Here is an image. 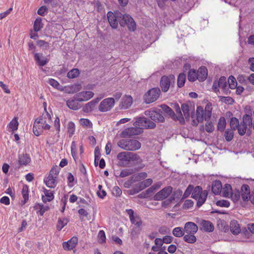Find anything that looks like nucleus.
<instances>
[{
	"label": "nucleus",
	"mask_w": 254,
	"mask_h": 254,
	"mask_svg": "<svg viewBox=\"0 0 254 254\" xmlns=\"http://www.w3.org/2000/svg\"><path fill=\"white\" fill-rule=\"evenodd\" d=\"M107 18L110 26L114 29L118 27V23L122 27L127 26L128 30L131 31H134L136 29L135 22L128 14H124L119 11L114 13L109 11L107 13Z\"/></svg>",
	"instance_id": "1"
},
{
	"label": "nucleus",
	"mask_w": 254,
	"mask_h": 254,
	"mask_svg": "<svg viewBox=\"0 0 254 254\" xmlns=\"http://www.w3.org/2000/svg\"><path fill=\"white\" fill-rule=\"evenodd\" d=\"M133 125L135 127H129L124 130L121 133V137L126 138L138 135L142 131L141 127L147 129H153L156 127L155 123L145 117L137 118Z\"/></svg>",
	"instance_id": "2"
},
{
	"label": "nucleus",
	"mask_w": 254,
	"mask_h": 254,
	"mask_svg": "<svg viewBox=\"0 0 254 254\" xmlns=\"http://www.w3.org/2000/svg\"><path fill=\"white\" fill-rule=\"evenodd\" d=\"M117 159L118 160V165L119 166L126 167L129 166L130 162L138 161L140 157L136 153L124 151L118 153Z\"/></svg>",
	"instance_id": "3"
},
{
	"label": "nucleus",
	"mask_w": 254,
	"mask_h": 254,
	"mask_svg": "<svg viewBox=\"0 0 254 254\" xmlns=\"http://www.w3.org/2000/svg\"><path fill=\"white\" fill-rule=\"evenodd\" d=\"M208 195L206 190H202L200 186L193 187L191 197L197 200L196 206L198 207L201 206L205 202Z\"/></svg>",
	"instance_id": "4"
},
{
	"label": "nucleus",
	"mask_w": 254,
	"mask_h": 254,
	"mask_svg": "<svg viewBox=\"0 0 254 254\" xmlns=\"http://www.w3.org/2000/svg\"><path fill=\"white\" fill-rule=\"evenodd\" d=\"M117 144L122 149L128 151H135L141 147V143L135 139H122Z\"/></svg>",
	"instance_id": "5"
},
{
	"label": "nucleus",
	"mask_w": 254,
	"mask_h": 254,
	"mask_svg": "<svg viewBox=\"0 0 254 254\" xmlns=\"http://www.w3.org/2000/svg\"><path fill=\"white\" fill-rule=\"evenodd\" d=\"M160 93V90L157 88H154L149 90L143 96L144 102L146 104L154 102L159 98Z\"/></svg>",
	"instance_id": "6"
},
{
	"label": "nucleus",
	"mask_w": 254,
	"mask_h": 254,
	"mask_svg": "<svg viewBox=\"0 0 254 254\" xmlns=\"http://www.w3.org/2000/svg\"><path fill=\"white\" fill-rule=\"evenodd\" d=\"M126 211L129 216L130 222L134 224L137 229V231L139 232L141 229L142 221L141 217L136 213H134V211L132 209H127Z\"/></svg>",
	"instance_id": "7"
},
{
	"label": "nucleus",
	"mask_w": 254,
	"mask_h": 254,
	"mask_svg": "<svg viewBox=\"0 0 254 254\" xmlns=\"http://www.w3.org/2000/svg\"><path fill=\"white\" fill-rule=\"evenodd\" d=\"M115 105V99L113 98H107L104 99L99 106V110L102 112L110 111Z\"/></svg>",
	"instance_id": "8"
},
{
	"label": "nucleus",
	"mask_w": 254,
	"mask_h": 254,
	"mask_svg": "<svg viewBox=\"0 0 254 254\" xmlns=\"http://www.w3.org/2000/svg\"><path fill=\"white\" fill-rule=\"evenodd\" d=\"M172 191L173 188L171 186L166 187L156 193L154 196L153 199L154 200H163L169 196Z\"/></svg>",
	"instance_id": "9"
},
{
	"label": "nucleus",
	"mask_w": 254,
	"mask_h": 254,
	"mask_svg": "<svg viewBox=\"0 0 254 254\" xmlns=\"http://www.w3.org/2000/svg\"><path fill=\"white\" fill-rule=\"evenodd\" d=\"M175 76L174 75H170L169 76H163L160 80V86L164 92H167L171 85V81H174Z\"/></svg>",
	"instance_id": "10"
},
{
	"label": "nucleus",
	"mask_w": 254,
	"mask_h": 254,
	"mask_svg": "<svg viewBox=\"0 0 254 254\" xmlns=\"http://www.w3.org/2000/svg\"><path fill=\"white\" fill-rule=\"evenodd\" d=\"M144 114L150 118L152 120L156 122L164 123L165 118L160 112L155 111L146 110Z\"/></svg>",
	"instance_id": "11"
},
{
	"label": "nucleus",
	"mask_w": 254,
	"mask_h": 254,
	"mask_svg": "<svg viewBox=\"0 0 254 254\" xmlns=\"http://www.w3.org/2000/svg\"><path fill=\"white\" fill-rule=\"evenodd\" d=\"M80 101L77 100L74 95L72 98H69L66 101V105L70 109L77 110L79 109L82 105L79 103Z\"/></svg>",
	"instance_id": "12"
},
{
	"label": "nucleus",
	"mask_w": 254,
	"mask_h": 254,
	"mask_svg": "<svg viewBox=\"0 0 254 254\" xmlns=\"http://www.w3.org/2000/svg\"><path fill=\"white\" fill-rule=\"evenodd\" d=\"M44 113H43L42 115L37 118L34 123L40 126V124L42 126L47 123V119L48 120V122H50L51 121V117L50 114L47 112L46 107L44 109Z\"/></svg>",
	"instance_id": "13"
},
{
	"label": "nucleus",
	"mask_w": 254,
	"mask_h": 254,
	"mask_svg": "<svg viewBox=\"0 0 254 254\" xmlns=\"http://www.w3.org/2000/svg\"><path fill=\"white\" fill-rule=\"evenodd\" d=\"M75 97L80 102L86 101L94 96V93L90 91H82L75 94Z\"/></svg>",
	"instance_id": "14"
},
{
	"label": "nucleus",
	"mask_w": 254,
	"mask_h": 254,
	"mask_svg": "<svg viewBox=\"0 0 254 254\" xmlns=\"http://www.w3.org/2000/svg\"><path fill=\"white\" fill-rule=\"evenodd\" d=\"M33 53L34 54V60L38 65L43 66L49 62V59L44 56L42 53H34V52Z\"/></svg>",
	"instance_id": "15"
},
{
	"label": "nucleus",
	"mask_w": 254,
	"mask_h": 254,
	"mask_svg": "<svg viewBox=\"0 0 254 254\" xmlns=\"http://www.w3.org/2000/svg\"><path fill=\"white\" fill-rule=\"evenodd\" d=\"M31 162V158L29 155L26 153H22L18 156L17 166L19 168L21 166H26Z\"/></svg>",
	"instance_id": "16"
},
{
	"label": "nucleus",
	"mask_w": 254,
	"mask_h": 254,
	"mask_svg": "<svg viewBox=\"0 0 254 254\" xmlns=\"http://www.w3.org/2000/svg\"><path fill=\"white\" fill-rule=\"evenodd\" d=\"M100 99L101 98H97L86 104L83 107V111L84 113H89L92 111Z\"/></svg>",
	"instance_id": "17"
},
{
	"label": "nucleus",
	"mask_w": 254,
	"mask_h": 254,
	"mask_svg": "<svg viewBox=\"0 0 254 254\" xmlns=\"http://www.w3.org/2000/svg\"><path fill=\"white\" fill-rule=\"evenodd\" d=\"M197 230V226L192 222H187L185 225L184 231L187 234H194Z\"/></svg>",
	"instance_id": "18"
},
{
	"label": "nucleus",
	"mask_w": 254,
	"mask_h": 254,
	"mask_svg": "<svg viewBox=\"0 0 254 254\" xmlns=\"http://www.w3.org/2000/svg\"><path fill=\"white\" fill-rule=\"evenodd\" d=\"M78 242L77 238L73 237L70 240L67 242H64L63 244V247L64 250H71L74 248Z\"/></svg>",
	"instance_id": "19"
},
{
	"label": "nucleus",
	"mask_w": 254,
	"mask_h": 254,
	"mask_svg": "<svg viewBox=\"0 0 254 254\" xmlns=\"http://www.w3.org/2000/svg\"><path fill=\"white\" fill-rule=\"evenodd\" d=\"M191 104L190 103H183L181 105V110L183 112L184 119L189 121L190 118V111L191 110Z\"/></svg>",
	"instance_id": "20"
},
{
	"label": "nucleus",
	"mask_w": 254,
	"mask_h": 254,
	"mask_svg": "<svg viewBox=\"0 0 254 254\" xmlns=\"http://www.w3.org/2000/svg\"><path fill=\"white\" fill-rule=\"evenodd\" d=\"M218 82L220 87L223 90L224 94L225 95L229 94L230 93V91L229 89L226 78L225 76H221L219 78Z\"/></svg>",
	"instance_id": "21"
},
{
	"label": "nucleus",
	"mask_w": 254,
	"mask_h": 254,
	"mask_svg": "<svg viewBox=\"0 0 254 254\" xmlns=\"http://www.w3.org/2000/svg\"><path fill=\"white\" fill-rule=\"evenodd\" d=\"M197 79L199 81H203L207 76V69L205 66L200 67L196 72Z\"/></svg>",
	"instance_id": "22"
},
{
	"label": "nucleus",
	"mask_w": 254,
	"mask_h": 254,
	"mask_svg": "<svg viewBox=\"0 0 254 254\" xmlns=\"http://www.w3.org/2000/svg\"><path fill=\"white\" fill-rule=\"evenodd\" d=\"M132 103V98L130 95H126L124 96L121 102V107L122 109L128 108Z\"/></svg>",
	"instance_id": "23"
},
{
	"label": "nucleus",
	"mask_w": 254,
	"mask_h": 254,
	"mask_svg": "<svg viewBox=\"0 0 254 254\" xmlns=\"http://www.w3.org/2000/svg\"><path fill=\"white\" fill-rule=\"evenodd\" d=\"M222 189L221 182L219 180L214 181L212 185V191L216 195L220 193Z\"/></svg>",
	"instance_id": "24"
},
{
	"label": "nucleus",
	"mask_w": 254,
	"mask_h": 254,
	"mask_svg": "<svg viewBox=\"0 0 254 254\" xmlns=\"http://www.w3.org/2000/svg\"><path fill=\"white\" fill-rule=\"evenodd\" d=\"M56 179L57 177L49 175L47 178L44 179V182L48 187L54 188L57 184Z\"/></svg>",
	"instance_id": "25"
},
{
	"label": "nucleus",
	"mask_w": 254,
	"mask_h": 254,
	"mask_svg": "<svg viewBox=\"0 0 254 254\" xmlns=\"http://www.w3.org/2000/svg\"><path fill=\"white\" fill-rule=\"evenodd\" d=\"M161 107L164 112L169 115L173 120L177 121V115L170 107L165 104L161 105Z\"/></svg>",
	"instance_id": "26"
},
{
	"label": "nucleus",
	"mask_w": 254,
	"mask_h": 254,
	"mask_svg": "<svg viewBox=\"0 0 254 254\" xmlns=\"http://www.w3.org/2000/svg\"><path fill=\"white\" fill-rule=\"evenodd\" d=\"M174 109L176 112L178 114V115H177V121H179V123L181 125H184L185 123V121L183 115L181 112V108H180L178 104L176 103L174 105Z\"/></svg>",
	"instance_id": "27"
},
{
	"label": "nucleus",
	"mask_w": 254,
	"mask_h": 254,
	"mask_svg": "<svg viewBox=\"0 0 254 254\" xmlns=\"http://www.w3.org/2000/svg\"><path fill=\"white\" fill-rule=\"evenodd\" d=\"M44 192L45 195L42 196V199L44 203H46L47 201L50 202L54 199V194L53 191L51 190L45 189Z\"/></svg>",
	"instance_id": "28"
},
{
	"label": "nucleus",
	"mask_w": 254,
	"mask_h": 254,
	"mask_svg": "<svg viewBox=\"0 0 254 254\" xmlns=\"http://www.w3.org/2000/svg\"><path fill=\"white\" fill-rule=\"evenodd\" d=\"M230 231L234 235H237L240 232V228L239 224L236 220H232L230 224Z\"/></svg>",
	"instance_id": "29"
},
{
	"label": "nucleus",
	"mask_w": 254,
	"mask_h": 254,
	"mask_svg": "<svg viewBox=\"0 0 254 254\" xmlns=\"http://www.w3.org/2000/svg\"><path fill=\"white\" fill-rule=\"evenodd\" d=\"M34 208L35 210L38 211V212L39 213L41 216H43L44 213L49 209V207L48 206H44L42 204L38 203L34 205Z\"/></svg>",
	"instance_id": "30"
},
{
	"label": "nucleus",
	"mask_w": 254,
	"mask_h": 254,
	"mask_svg": "<svg viewBox=\"0 0 254 254\" xmlns=\"http://www.w3.org/2000/svg\"><path fill=\"white\" fill-rule=\"evenodd\" d=\"M201 225L203 230L206 232H212L214 230L212 223L209 221L203 220Z\"/></svg>",
	"instance_id": "31"
},
{
	"label": "nucleus",
	"mask_w": 254,
	"mask_h": 254,
	"mask_svg": "<svg viewBox=\"0 0 254 254\" xmlns=\"http://www.w3.org/2000/svg\"><path fill=\"white\" fill-rule=\"evenodd\" d=\"M196 119L199 122H202L204 119V110L201 106H198L196 111Z\"/></svg>",
	"instance_id": "32"
},
{
	"label": "nucleus",
	"mask_w": 254,
	"mask_h": 254,
	"mask_svg": "<svg viewBox=\"0 0 254 254\" xmlns=\"http://www.w3.org/2000/svg\"><path fill=\"white\" fill-rule=\"evenodd\" d=\"M43 27V24L42 23V18L41 17L37 18L34 23L33 29L35 32H38L41 30Z\"/></svg>",
	"instance_id": "33"
},
{
	"label": "nucleus",
	"mask_w": 254,
	"mask_h": 254,
	"mask_svg": "<svg viewBox=\"0 0 254 254\" xmlns=\"http://www.w3.org/2000/svg\"><path fill=\"white\" fill-rule=\"evenodd\" d=\"M226 125V121L224 117H220L217 124V130L220 132L224 131Z\"/></svg>",
	"instance_id": "34"
},
{
	"label": "nucleus",
	"mask_w": 254,
	"mask_h": 254,
	"mask_svg": "<svg viewBox=\"0 0 254 254\" xmlns=\"http://www.w3.org/2000/svg\"><path fill=\"white\" fill-rule=\"evenodd\" d=\"M68 221V219L66 218H59L57 225V230H61L67 224Z\"/></svg>",
	"instance_id": "35"
},
{
	"label": "nucleus",
	"mask_w": 254,
	"mask_h": 254,
	"mask_svg": "<svg viewBox=\"0 0 254 254\" xmlns=\"http://www.w3.org/2000/svg\"><path fill=\"white\" fill-rule=\"evenodd\" d=\"M183 239L185 242L190 244H193L196 241V237L194 234H187L184 235Z\"/></svg>",
	"instance_id": "36"
},
{
	"label": "nucleus",
	"mask_w": 254,
	"mask_h": 254,
	"mask_svg": "<svg viewBox=\"0 0 254 254\" xmlns=\"http://www.w3.org/2000/svg\"><path fill=\"white\" fill-rule=\"evenodd\" d=\"M184 229L178 227L175 228L172 231L173 235L176 237H181L185 234Z\"/></svg>",
	"instance_id": "37"
},
{
	"label": "nucleus",
	"mask_w": 254,
	"mask_h": 254,
	"mask_svg": "<svg viewBox=\"0 0 254 254\" xmlns=\"http://www.w3.org/2000/svg\"><path fill=\"white\" fill-rule=\"evenodd\" d=\"M28 187L27 185H24L23 187V189L22 190V194L24 200L22 201L23 204L26 203V202L29 199V194H28Z\"/></svg>",
	"instance_id": "38"
},
{
	"label": "nucleus",
	"mask_w": 254,
	"mask_h": 254,
	"mask_svg": "<svg viewBox=\"0 0 254 254\" xmlns=\"http://www.w3.org/2000/svg\"><path fill=\"white\" fill-rule=\"evenodd\" d=\"M242 119L245 121V123L249 127L253 128V119L252 118V113L249 114H245L243 115Z\"/></svg>",
	"instance_id": "39"
},
{
	"label": "nucleus",
	"mask_w": 254,
	"mask_h": 254,
	"mask_svg": "<svg viewBox=\"0 0 254 254\" xmlns=\"http://www.w3.org/2000/svg\"><path fill=\"white\" fill-rule=\"evenodd\" d=\"M227 81L229 88H230L232 89H234L236 88L237 82L235 78L233 76H230L228 79Z\"/></svg>",
	"instance_id": "40"
},
{
	"label": "nucleus",
	"mask_w": 254,
	"mask_h": 254,
	"mask_svg": "<svg viewBox=\"0 0 254 254\" xmlns=\"http://www.w3.org/2000/svg\"><path fill=\"white\" fill-rule=\"evenodd\" d=\"M188 79L190 82H193L196 79H197V75L195 69H191L189 70L188 74Z\"/></svg>",
	"instance_id": "41"
},
{
	"label": "nucleus",
	"mask_w": 254,
	"mask_h": 254,
	"mask_svg": "<svg viewBox=\"0 0 254 254\" xmlns=\"http://www.w3.org/2000/svg\"><path fill=\"white\" fill-rule=\"evenodd\" d=\"M186 79V75L184 73H181L179 74L178 77V81H177V85L180 88L182 87L185 83Z\"/></svg>",
	"instance_id": "42"
},
{
	"label": "nucleus",
	"mask_w": 254,
	"mask_h": 254,
	"mask_svg": "<svg viewBox=\"0 0 254 254\" xmlns=\"http://www.w3.org/2000/svg\"><path fill=\"white\" fill-rule=\"evenodd\" d=\"M233 129L230 128L227 129L224 133V137L226 140L228 142L231 141L234 137V132Z\"/></svg>",
	"instance_id": "43"
},
{
	"label": "nucleus",
	"mask_w": 254,
	"mask_h": 254,
	"mask_svg": "<svg viewBox=\"0 0 254 254\" xmlns=\"http://www.w3.org/2000/svg\"><path fill=\"white\" fill-rule=\"evenodd\" d=\"M239 125V121L238 119L235 117H232L230 119V126L231 128L233 130H236L238 127Z\"/></svg>",
	"instance_id": "44"
},
{
	"label": "nucleus",
	"mask_w": 254,
	"mask_h": 254,
	"mask_svg": "<svg viewBox=\"0 0 254 254\" xmlns=\"http://www.w3.org/2000/svg\"><path fill=\"white\" fill-rule=\"evenodd\" d=\"M232 195L231 186L229 184H226L223 190V195L226 197H229Z\"/></svg>",
	"instance_id": "45"
},
{
	"label": "nucleus",
	"mask_w": 254,
	"mask_h": 254,
	"mask_svg": "<svg viewBox=\"0 0 254 254\" xmlns=\"http://www.w3.org/2000/svg\"><path fill=\"white\" fill-rule=\"evenodd\" d=\"M193 190V186L192 185H189L185 191V192L182 196V199H184L189 197L190 194H192Z\"/></svg>",
	"instance_id": "46"
},
{
	"label": "nucleus",
	"mask_w": 254,
	"mask_h": 254,
	"mask_svg": "<svg viewBox=\"0 0 254 254\" xmlns=\"http://www.w3.org/2000/svg\"><path fill=\"white\" fill-rule=\"evenodd\" d=\"M79 74V70L77 68H73L70 70L67 73V77L69 78H74L78 76Z\"/></svg>",
	"instance_id": "47"
},
{
	"label": "nucleus",
	"mask_w": 254,
	"mask_h": 254,
	"mask_svg": "<svg viewBox=\"0 0 254 254\" xmlns=\"http://www.w3.org/2000/svg\"><path fill=\"white\" fill-rule=\"evenodd\" d=\"M8 126L9 128H10L12 129V131L17 130L18 126V123L16 118H14L9 123Z\"/></svg>",
	"instance_id": "48"
},
{
	"label": "nucleus",
	"mask_w": 254,
	"mask_h": 254,
	"mask_svg": "<svg viewBox=\"0 0 254 254\" xmlns=\"http://www.w3.org/2000/svg\"><path fill=\"white\" fill-rule=\"evenodd\" d=\"M221 101L228 104H232L234 102V100L230 96H219Z\"/></svg>",
	"instance_id": "49"
},
{
	"label": "nucleus",
	"mask_w": 254,
	"mask_h": 254,
	"mask_svg": "<svg viewBox=\"0 0 254 254\" xmlns=\"http://www.w3.org/2000/svg\"><path fill=\"white\" fill-rule=\"evenodd\" d=\"M74 131H75L74 124L72 122H69L68 124V126H67V132L69 134V137H71L72 136V135L74 134Z\"/></svg>",
	"instance_id": "50"
},
{
	"label": "nucleus",
	"mask_w": 254,
	"mask_h": 254,
	"mask_svg": "<svg viewBox=\"0 0 254 254\" xmlns=\"http://www.w3.org/2000/svg\"><path fill=\"white\" fill-rule=\"evenodd\" d=\"M183 191L180 190H175L172 196L170 197L171 200H175V199H179L182 196Z\"/></svg>",
	"instance_id": "51"
},
{
	"label": "nucleus",
	"mask_w": 254,
	"mask_h": 254,
	"mask_svg": "<svg viewBox=\"0 0 254 254\" xmlns=\"http://www.w3.org/2000/svg\"><path fill=\"white\" fill-rule=\"evenodd\" d=\"M194 204L193 201L191 199H187L185 201L183 205V208L184 209H188L191 208Z\"/></svg>",
	"instance_id": "52"
},
{
	"label": "nucleus",
	"mask_w": 254,
	"mask_h": 254,
	"mask_svg": "<svg viewBox=\"0 0 254 254\" xmlns=\"http://www.w3.org/2000/svg\"><path fill=\"white\" fill-rule=\"evenodd\" d=\"M98 189L99 190L97 192L98 196L101 198H103L107 195L106 191L102 190V186L101 185L98 186Z\"/></svg>",
	"instance_id": "53"
},
{
	"label": "nucleus",
	"mask_w": 254,
	"mask_h": 254,
	"mask_svg": "<svg viewBox=\"0 0 254 254\" xmlns=\"http://www.w3.org/2000/svg\"><path fill=\"white\" fill-rule=\"evenodd\" d=\"M205 130L207 132H212L214 130V127L211 122L207 121L205 124Z\"/></svg>",
	"instance_id": "54"
},
{
	"label": "nucleus",
	"mask_w": 254,
	"mask_h": 254,
	"mask_svg": "<svg viewBox=\"0 0 254 254\" xmlns=\"http://www.w3.org/2000/svg\"><path fill=\"white\" fill-rule=\"evenodd\" d=\"M132 173V170L126 169L120 171L119 176L121 178H124L131 175Z\"/></svg>",
	"instance_id": "55"
},
{
	"label": "nucleus",
	"mask_w": 254,
	"mask_h": 254,
	"mask_svg": "<svg viewBox=\"0 0 254 254\" xmlns=\"http://www.w3.org/2000/svg\"><path fill=\"white\" fill-rule=\"evenodd\" d=\"M122 193V190L118 186H115L112 189V194L117 197L121 196Z\"/></svg>",
	"instance_id": "56"
},
{
	"label": "nucleus",
	"mask_w": 254,
	"mask_h": 254,
	"mask_svg": "<svg viewBox=\"0 0 254 254\" xmlns=\"http://www.w3.org/2000/svg\"><path fill=\"white\" fill-rule=\"evenodd\" d=\"M216 204L220 207H228L230 206V202L226 200H221L217 201Z\"/></svg>",
	"instance_id": "57"
},
{
	"label": "nucleus",
	"mask_w": 254,
	"mask_h": 254,
	"mask_svg": "<svg viewBox=\"0 0 254 254\" xmlns=\"http://www.w3.org/2000/svg\"><path fill=\"white\" fill-rule=\"evenodd\" d=\"M59 170L60 168L58 166L54 167L50 170L49 175L57 178Z\"/></svg>",
	"instance_id": "58"
},
{
	"label": "nucleus",
	"mask_w": 254,
	"mask_h": 254,
	"mask_svg": "<svg viewBox=\"0 0 254 254\" xmlns=\"http://www.w3.org/2000/svg\"><path fill=\"white\" fill-rule=\"evenodd\" d=\"M37 45L40 47H44L46 50L49 47V43L42 40H38L37 41Z\"/></svg>",
	"instance_id": "59"
},
{
	"label": "nucleus",
	"mask_w": 254,
	"mask_h": 254,
	"mask_svg": "<svg viewBox=\"0 0 254 254\" xmlns=\"http://www.w3.org/2000/svg\"><path fill=\"white\" fill-rule=\"evenodd\" d=\"M33 131L36 136H38L41 134L42 130L40 128V126L34 123L33 127Z\"/></svg>",
	"instance_id": "60"
},
{
	"label": "nucleus",
	"mask_w": 254,
	"mask_h": 254,
	"mask_svg": "<svg viewBox=\"0 0 254 254\" xmlns=\"http://www.w3.org/2000/svg\"><path fill=\"white\" fill-rule=\"evenodd\" d=\"M99 238V242L101 243H103L106 242V236L104 231L100 230L98 235Z\"/></svg>",
	"instance_id": "61"
},
{
	"label": "nucleus",
	"mask_w": 254,
	"mask_h": 254,
	"mask_svg": "<svg viewBox=\"0 0 254 254\" xmlns=\"http://www.w3.org/2000/svg\"><path fill=\"white\" fill-rule=\"evenodd\" d=\"M237 80L240 83L242 84H247L248 80V77L245 75H239L237 77Z\"/></svg>",
	"instance_id": "62"
},
{
	"label": "nucleus",
	"mask_w": 254,
	"mask_h": 254,
	"mask_svg": "<svg viewBox=\"0 0 254 254\" xmlns=\"http://www.w3.org/2000/svg\"><path fill=\"white\" fill-rule=\"evenodd\" d=\"M48 12V8L46 6H41L37 11V13L41 16H45Z\"/></svg>",
	"instance_id": "63"
},
{
	"label": "nucleus",
	"mask_w": 254,
	"mask_h": 254,
	"mask_svg": "<svg viewBox=\"0 0 254 254\" xmlns=\"http://www.w3.org/2000/svg\"><path fill=\"white\" fill-rule=\"evenodd\" d=\"M247 126H240L239 125L238 127L237 128L238 130V133L241 135L243 136L244 135L247 131Z\"/></svg>",
	"instance_id": "64"
}]
</instances>
